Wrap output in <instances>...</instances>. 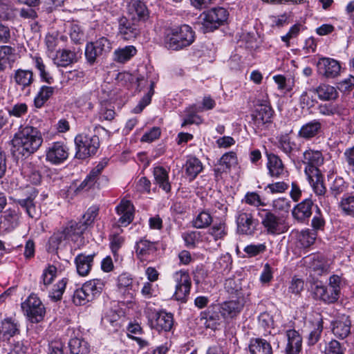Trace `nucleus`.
<instances>
[{
  "label": "nucleus",
  "instance_id": "obj_1",
  "mask_svg": "<svg viewBox=\"0 0 354 354\" xmlns=\"http://www.w3.org/2000/svg\"><path fill=\"white\" fill-rule=\"evenodd\" d=\"M12 151L28 157L38 150L43 142L40 131L31 126H21L11 140Z\"/></svg>",
  "mask_w": 354,
  "mask_h": 354
},
{
  "label": "nucleus",
  "instance_id": "obj_2",
  "mask_svg": "<svg viewBox=\"0 0 354 354\" xmlns=\"http://www.w3.org/2000/svg\"><path fill=\"white\" fill-rule=\"evenodd\" d=\"M75 221H71L62 230L55 232L49 238L47 250L50 252H55L59 249L65 248L68 245L73 244L75 248H80L85 243L84 236H81L74 227Z\"/></svg>",
  "mask_w": 354,
  "mask_h": 354
},
{
  "label": "nucleus",
  "instance_id": "obj_3",
  "mask_svg": "<svg viewBox=\"0 0 354 354\" xmlns=\"http://www.w3.org/2000/svg\"><path fill=\"white\" fill-rule=\"evenodd\" d=\"M195 39V32L188 25H183L169 30L164 39L168 50H180L189 46Z\"/></svg>",
  "mask_w": 354,
  "mask_h": 354
},
{
  "label": "nucleus",
  "instance_id": "obj_4",
  "mask_svg": "<svg viewBox=\"0 0 354 354\" xmlns=\"http://www.w3.org/2000/svg\"><path fill=\"white\" fill-rule=\"evenodd\" d=\"M341 283V278L338 275H333L329 278L328 286H324L322 282H315V286H311V292L316 299L333 304L339 297Z\"/></svg>",
  "mask_w": 354,
  "mask_h": 354
},
{
  "label": "nucleus",
  "instance_id": "obj_5",
  "mask_svg": "<svg viewBox=\"0 0 354 354\" xmlns=\"http://www.w3.org/2000/svg\"><path fill=\"white\" fill-rule=\"evenodd\" d=\"M258 215L265 232L269 235H279L286 232L288 225L284 216H279L270 209H260Z\"/></svg>",
  "mask_w": 354,
  "mask_h": 354
},
{
  "label": "nucleus",
  "instance_id": "obj_6",
  "mask_svg": "<svg viewBox=\"0 0 354 354\" xmlns=\"http://www.w3.org/2000/svg\"><path fill=\"white\" fill-rule=\"evenodd\" d=\"M104 283L100 279H93L84 283L77 289L73 297V301L76 306H83L93 301L102 292Z\"/></svg>",
  "mask_w": 354,
  "mask_h": 354
},
{
  "label": "nucleus",
  "instance_id": "obj_7",
  "mask_svg": "<svg viewBox=\"0 0 354 354\" xmlns=\"http://www.w3.org/2000/svg\"><path fill=\"white\" fill-rule=\"evenodd\" d=\"M75 157L85 159L96 153L100 147L99 137L94 134L80 133L75 138Z\"/></svg>",
  "mask_w": 354,
  "mask_h": 354
},
{
  "label": "nucleus",
  "instance_id": "obj_8",
  "mask_svg": "<svg viewBox=\"0 0 354 354\" xmlns=\"http://www.w3.org/2000/svg\"><path fill=\"white\" fill-rule=\"evenodd\" d=\"M227 11L221 7L203 12L199 17L201 28L204 32L213 31L227 20Z\"/></svg>",
  "mask_w": 354,
  "mask_h": 354
},
{
  "label": "nucleus",
  "instance_id": "obj_9",
  "mask_svg": "<svg viewBox=\"0 0 354 354\" xmlns=\"http://www.w3.org/2000/svg\"><path fill=\"white\" fill-rule=\"evenodd\" d=\"M21 308L28 320L32 323H39L44 318L46 308L39 298L35 295H30L21 304Z\"/></svg>",
  "mask_w": 354,
  "mask_h": 354
},
{
  "label": "nucleus",
  "instance_id": "obj_10",
  "mask_svg": "<svg viewBox=\"0 0 354 354\" xmlns=\"http://www.w3.org/2000/svg\"><path fill=\"white\" fill-rule=\"evenodd\" d=\"M174 281L175 282V292L173 297L182 303H185L189 295L192 286L189 274L184 270H180L174 273Z\"/></svg>",
  "mask_w": 354,
  "mask_h": 354
},
{
  "label": "nucleus",
  "instance_id": "obj_11",
  "mask_svg": "<svg viewBox=\"0 0 354 354\" xmlns=\"http://www.w3.org/2000/svg\"><path fill=\"white\" fill-rule=\"evenodd\" d=\"M324 158L322 153L318 150L308 149L303 153L302 162L306 165L304 172L306 175L315 176L321 173L319 167L323 165Z\"/></svg>",
  "mask_w": 354,
  "mask_h": 354
},
{
  "label": "nucleus",
  "instance_id": "obj_12",
  "mask_svg": "<svg viewBox=\"0 0 354 354\" xmlns=\"http://www.w3.org/2000/svg\"><path fill=\"white\" fill-rule=\"evenodd\" d=\"M248 300V299H245V296L241 295L236 299L223 302L219 306V313L221 317L227 322L236 318L243 309Z\"/></svg>",
  "mask_w": 354,
  "mask_h": 354
},
{
  "label": "nucleus",
  "instance_id": "obj_13",
  "mask_svg": "<svg viewBox=\"0 0 354 354\" xmlns=\"http://www.w3.org/2000/svg\"><path fill=\"white\" fill-rule=\"evenodd\" d=\"M12 80L15 83L17 88L25 96L31 93L32 87L35 82L33 72L31 70L17 69L12 75Z\"/></svg>",
  "mask_w": 354,
  "mask_h": 354
},
{
  "label": "nucleus",
  "instance_id": "obj_14",
  "mask_svg": "<svg viewBox=\"0 0 354 354\" xmlns=\"http://www.w3.org/2000/svg\"><path fill=\"white\" fill-rule=\"evenodd\" d=\"M69 149L62 142L52 143L46 151V159L48 162L59 165L64 162L68 157Z\"/></svg>",
  "mask_w": 354,
  "mask_h": 354
},
{
  "label": "nucleus",
  "instance_id": "obj_15",
  "mask_svg": "<svg viewBox=\"0 0 354 354\" xmlns=\"http://www.w3.org/2000/svg\"><path fill=\"white\" fill-rule=\"evenodd\" d=\"M318 73L328 79L335 78L340 74L341 65L333 58L321 57L317 63Z\"/></svg>",
  "mask_w": 354,
  "mask_h": 354
},
{
  "label": "nucleus",
  "instance_id": "obj_16",
  "mask_svg": "<svg viewBox=\"0 0 354 354\" xmlns=\"http://www.w3.org/2000/svg\"><path fill=\"white\" fill-rule=\"evenodd\" d=\"M257 221L253 218L248 209H243L238 212L236 216L237 230L243 234H252L257 226Z\"/></svg>",
  "mask_w": 354,
  "mask_h": 354
},
{
  "label": "nucleus",
  "instance_id": "obj_17",
  "mask_svg": "<svg viewBox=\"0 0 354 354\" xmlns=\"http://www.w3.org/2000/svg\"><path fill=\"white\" fill-rule=\"evenodd\" d=\"M149 321L150 326L158 331H169L174 324L173 315L163 311L151 315Z\"/></svg>",
  "mask_w": 354,
  "mask_h": 354
},
{
  "label": "nucleus",
  "instance_id": "obj_18",
  "mask_svg": "<svg viewBox=\"0 0 354 354\" xmlns=\"http://www.w3.org/2000/svg\"><path fill=\"white\" fill-rule=\"evenodd\" d=\"M127 10L133 21H146L149 16L147 6L140 0H131L127 6Z\"/></svg>",
  "mask_w": 354,
  "mask_h": 354
},
{
  "label": "nucleus",
  "instance_id": "obj_19",
  "mask_svg": "<svg viewBox=\"0 0 354 354\" xmlns=\"http://www.w3.org/2000/svg\"><path fill=\"white\" fill-rule=\"evenodd\" d=\"M273 110L270 104L265 103L261 104L253 116L254 124L258 129L263 130L272 122Z\"/></svg>",
  "mask_w": 354,
  "mask_h": 354
},
{
  "label": "nucleus",
  "instance_id": "obj_20",
  "mask_svg": "<svg viewBox=\"0 0 354 354\" xmlns=\"http://www.w3.org/2000/svg\"><path fill=\"white\" fill-rule=\"evenodd\" d=\"M19 333V324L14 319L7 317L1 321L0 342H9L11 337Z\"/></svg>",
  "mask_w": 354,
  "mask_h": 354
},
{
  "label": "nucleus",
  "instance_id": "obj_21",
  "mask_svg": "<svg viewBox=\"0 0 354 354\" xmlns=\"http://www.w3.org/2000/svg\"><path fill=\"white\" fill-rule=\"evenodd\" d=\"M28 195L24 198L15 199V203L24 209L30 218H37L38 212L36 209L35 199L38 192L34 188L28 190Z\"/></svg>",
  "mask_w": 354,
  "mask_h": 354
},
{
  "label": "nucleus",
  "instance_id": "obj_22",
  "mask_svg": "<svg viewBox=\"0 0 354 354\" xmlns=\"http://www.w3.org/2000/svg\"><path fill=\"white\" fill-rule=\"evenodd\" d=\"M322 124L319 120H313L303 124L298 131L297 136L305 140H310L322 131Z\"/></svg>",
  "mask_w": 354,
  "mask_h": 354
},
{
  "label": "nucleus",
  "instance_id": "obj_23",
  "mask_svg": "<svg viewBox=\"0 0 354 354\" xmlns=\"http://www.w3.org/2000/svg\"><path fill=\"white\" fill-rule=\"evenodd\" d=\"M116 211L120 215L118 223L121 226L125 227L133 221L134 207L130 201L122 200L117 206Z\"/></svg>",
  "mask_w": 354,
  "mask_h": 354
},
{
  "label": "nucleus",
  "instance_id": "obj_24",
  "mask_svg": "<svg viewBox=\"0 0 354 354\" xmlns=\"http://www.w3.org/2000/svg\"><path fill=\"white\" fill-rule=\"evenodd\" d=\"M351 322L349 317L345 315H341L333 322V333L338 338L344 339L351 333Z\"/></svg>",
  "mask_w": 354,
  "mask_h": 354
},
{
  "label": "nucleus",
  "instance_id": "obj_25",
  "mask_svg": "<svg viewBox=\"0 0 354 354\" xmlns=\"http://www.w3.org/2000/svg\"><path fill=\"white\" fill-rule=\"evenodd\" d=\"M138 30L136 25L126 17L118 20V35L124 40H131L137 36Z\"/></svg>",
  "mask_w": 354,
  "mask_h": 354
},
{
  "label": "nucleus",
  "instance_id": "obj_26",
  "mask_svg": "<svg viewBox=\"0 0 354 354\" xmlns=\"http://www.w3.org/2000/svg\"><path fill=\"white\" fill-rule=\"evenodd\" d=\"M313 203L311 199L306 198L297 204L292 209V214L294 218L299 222H304L308 219L312 214Z\"/></svg>",
  "mask_w": 354,
  "mask_h": 354
},
{
  "label": "nucleus",
  "instance_id": "obj_27",
  "mask_svg": "<svg viewBox=\"0 0 354 354\" xmlns=\"http://www.w3.org/2000/svg\"><path fill=\"white\" fill-rule=\"evenodd\" d=\"M98 207L96 206L90 207L86 212L83 215L82 220L79 222H75L76 226L74 227L79 232L81 236H83L84 232L87 230L94 221L95 217L98 214Z\"/></svg>",
  "mask_w": 354,
  "mask_h": 354
},
{
  "label": "nucleus",
  "instance_id": "obj_28",
  "mask_svg": "<svg viewBox=\"0 0 354 354\" xmlns=\"http://www.w3.org/2000/svg\"><path fill=\"white\" fill-rule=\"evenodd\" d=\"M288 344L286 348L287 354H298L302 345V338L295 330H288L286 332Z\"/></svg>",
  "mask_w": 354,
  "mask_h": 354
},
{
  "label": "nucleus",
  "instance_id": "obj_29",
  "mask_svg": "<svg viewBox=\"0 0 354 354\" xmlns=\"http://www.w3.org/2000/svg\"><path fill=\"white\" fill-rule=\"evenodd\" d=\"M219 311L207 310L201 313L199 324L206 328L216 330L220 326L221 321Z\"/></svg>",
  "mask_w": 354,
  "mask_h": 354
},
{
  "label": "nucleus",
  "instance_id": "obj_30",
  "mask_svg": "<svg viewBox=\"0 0 354 354\" xmlns=\"http://www.w3.org/2000/svg\"><path fill=\"white\" fill-rule=\"evenodd\" d=\"M267 167L272 177L279 178L286 173L281 160L274 154L268 155Z\"/></svg>",
  "mask_w": 354,
  "mask_h": 354
},
{
  "label": "nucleus",
  "instance_id": "obj_31",
  "mask_svg": "<svg viewBox=\"0 0 354 354\" xmlns=\"http://www.w3.org/2000/svg\"><path fill=\"white\" fill-rule=\"evenodd\" d=\"M137 81L139 87H142L145 86V82H147L149 86V90L148 91L147 93L142 98L138 106H136L133 109L134 113H139L144 109L146 106H147L151 102V97L154 93L153 88L155 83L151 80L149 81L145 80L143 77H138Z\"/></svg>",
  "mask_w": 354,
  "mask_h": 354
},
{
  "label": "nucleus",
  "instance_id": "obj_32",
  "mask_svg": "<svg viewBox=\"0 0 354 354\" xmlns=\"http://www.w3.org/2000/svg\"><path fill=\"white\" fill-rule=\"evenodd\" d=\"M242 280L241 279L228 278L225 282V289L231 295H234L236 298L241 295L245 296L248 299L250 293L242 288Z\"/></svg>",
  "mask_w": 354,
  "mask_h": 354
},
{
  "label": "nucleus",
  "instance_id": "obj_33",
  "mask_svg": "<svg viewBox=\"0 0 354 354\" xmlns=\"http://www.w3.org/2000/svg\"><path fill=\"white\" fill-rule=\"evenodd\" d=\"M77 62V55L75 51L69 49H62L57 51L54 57V63L58 66L66 67Z\"/></svg>",
  "mask_w": 354,
  "mask_h": 354
},
{
  "label": "nucleus",
  "instance_id": "obj_34",
  "mask_svg": "<svg viewBox=\"0 0 354 354\" xmlns=\"http://www.w3.org/2000/svg\"><path fill=\"white\" fill-rule=\"evenodd\" d=\"M156 251L155 243L147 240H140L136 243V254L141 261H150L149 256Z\"/></svg>",
  "mask_w": 354,
  "mask_h": 354
},
{
  "label": "nucleus",
  "instance_id": "obj_35",
  "mask_svg": "<svg viewBox=\"0 0 354 354\" xmlns=\"http://www.w3.org/2000/svg\"><path fill=\"white\" fill-rule=\"evenodd\" d=\"M250 354H272L271 345L266 340L257 338L250 341L249 345Z\"/></svg>",
  "mask_w": 354,
  "mask_h": 354
},
{
  "label": "nucleus",
  "instance_id": "obj_36",
  "mask_svg": "<svg viewBox=\"0 0 354 354\" xmlns=\"http://www.w3.org/2000/svg\"><path fill=\"white\" fill-rule=\"evenodd\" d=\"M315 92L317 94L319 100L324 101L335 100L338 97V92L336 88L326 84H322L318 86Z\"/></svg>",
  "mask_w": 354,
  "mask_h": 354
},
{
  "label": "nucleus",
  "instance_id": "obj_37",
  "mask_svg": "<svg viewBox=\"0 0 354 354\" xmlns=\"http://www.w3.org/2000/svg\"><path fill=\"white\" fill-rule=\"evenodd\" d=\"M153 176L156 183L160 188L166 192H170L171 185L169 182V174L165 168L162 167H155Z\"/></svg>",
  "mask_w": 354,
  "mask_h": 354
},
{
  "label": "nucleus",
  "instance_id": "obj_38",
  "mask_svg": "<svg viewBox=\"0 0 354 354\" xmlns=\"http://www.w3.org/2000/svg\"><path fill=\"white\" fill-rule=\"evenodd\" d=\"M137 53L133 46H127L115 50L113 60L118 63H124L133 57Z\"/></svg>",
  "mask_w": 354,
  "mask_h": 354
},
{
  "label": "nucleus",
  "instance_id": "obj_39",
  "mask_svg": "<svg viewBox=\"0 0 354 354\" xmlns=\"http://www.w3.org/2000/svg\"><path fill=\"white\" fill-rule=\"evenodd\" d=\"M185 167V174L190 181L193 180L203 169L201 162L195 157L189 158L186 161Z\"/></svg>",
  "mask_w": 354,
  "mask_h": 354
},
{
  "label": "nucleus",
  "instance_id": "obj_40",
  "mask_svg": "<svg viewBox=\"0 0 354 354\" xmlns=\"http://www.w3.org/2000/svg\"><path fill=\"white\" fill-rule=\"evenodd\" d=\"M21 173L31 183L34 185H37L41 181V176L37 168L30 162H26L23 164Z\"/></svg>",
  "mask_w": 354,
  "mask_h": 354
},
{
  "label": "nucleus",
  "instance_id": "obj_41",
  "mask_svg": "<svg viewBox=\"0 0 354 354\" xmlns=\"http://www.w3.org/2000/svg\"><path fill=\"white\" fill-rule=\"evenodd\" d=\"M317 110L319 114L325 116L341 115L344 111L342 106L337 103L321 104Z\"/></svg>",
  "mask_w": 354,
  "mask_h": 354
},
{
  "label": "nucleus",
  "instance_id": "obj_42",
  "mask_svg": "<svg viewBox=\"0 0 354 354\" xmlns=\"http://www.w3.org/2000/svg\"><path fill=\"white\" fill-rule=\"evenodd\" d=\"M307 179L313 187L315 193L319 196V200L322 203V199L324 196L326 189L324 185L323 179L321 173L317 174L316 176H313L311 175H306Z\"/></svg>",
  "mask_w": 354,
  "mask_h": 354
},
{
  "label": "nucleus",
  "instance_id": "obj_43",
  "mask_svg": "<svg viewBox=\"0 0 354 354\" xmlns=\"http://www.w3.org/2000/svg\"><path fill=\"white\" fill-rule=\"evenodd\" d=\"M70 351L73 354H88L90 345L83 339L73 338L68 342Z\"/></svg>",
  "mask_w": 354,
  "mask_h": 354
},
{
  "label": "nucleus",
  "instance_id": "obj_44",
  "mask_svg": "<svg viewBox=\"0 0 354 354\" xmlns=\"http://www.w3.org/2000/svg\"><path fill=\"white\" fill-rule=\"evenodd\" d=\"M55 88L48 86H42L34 99V104L37 108H41L44 104L54 94Z\"/></svg>",
  "mask_w": 354,
  "mask_h": 354
},
{
  "label": "nucleus",
  "instance_id": "obj_45",
  "mask_svg": "<svg viewBox=\"0 0 354 354\" xmlns=\"http://www.w3.org/2000/svg\"><path fill=\"white\" fill-rule=\"evenodd\" d=\"M323 328V321L321 317L312 323V328L308 337V344L309 345H315L319 340Z\"/></svg>",
  "mask_w": 354,
  "mask_h": 354
},
{
  "label": "nucleus",
  "instance_id": "obj_46",
  "mask_svg": "<svg viewBox=\"0 0 354 354\" xmlns=\"http://www.w3.org/2000/svg\"><path fill=\"white\" fill-rule=\"evenodd\" d=\"M68 279L66 278H62L56 284H55L49 292L48 297L53 301H60L62 298V295L65 291Z\"/></svg>",
  "mask_w": 354,
  "mask_h": 354
},
{
  "label": "nucleus",
  "instance_id": "obj_47",
  "mask_svg": "<svg viewBox=\"0 0 354 354\" xmlns=\"http://www.w3.org/2000/svg\"><path fill=\"white\" fill-rule=\"evenodd\" d=\"M212 222V217L207 212H200L193 220V226L198 229L208 227Z\"/></svg>",
  "mask_w": 354,
  "mask_h": 354
},
{
  "label": "nucleus",
  "instance_id": "obj_48",
  "mask_svg": "<svg viewBox=\"0 0 354 354\" xmlns=\"http://www.w3.org/2000/svg\"><path fill=\"white\" fill-rule=\"evenodd\" d=\"M237 157L236 154L233 151L225 153L222 156L220 159V165L223 168H221L223 172H226L230 169L231 167L236 165Z\"/></svg>",
  "mask_w": 354,
  "mask_h": 354
},
{
  "label": "nucleus",
  "instance_id": "obj_49",
  "mask_svg": "<svg viewBox=\"0 0 354 354\" xmlns=\"http://www.w3.org/2000/svg\"><path fill=\"white\" fill-rule=\"evenodd\" d=\"M85 56L88 62H89L90 64H93L95 63L97 57L103 56V54L99 51V49L97 48L94 42H90L86 44Z\"/></svg>",
  "mask_w": 354,
  "mask_h": 354
},
{
  "label": "nucleus",
  "instance_id": "obj_50",
  "mask_svg": "<svg viewBox=\"0 0 354 354\" xmlns=\"http://www.w3.org/2000/svg\"><path fill=\"white\" fill-rule=\"evenodd\" d=\"M342 211L349 216H354V196H344L339 204Z\"/></svg>",
  "mask_w": 354,
  "mask_h": 354
},
{
  "label": "nucleus",
  "instance_id": "obj_51",
  "mask_svg": "<svg viewBox=\"0 0 354 354\" xmlns=\"http://www.w3.org/2000/svg\"><path fill=\"white\" fill-rule=\"evenodd\" d=\"M182 237L187 247L194 248L201 239V232H187L183 234Z\"/></svg>",
  "mask_w": 354,
  "mask_h": 354
},
{
  "label": "nucleus",
  "instance_id": "obj_52",
  "mask_svg": "<svg viewBox=\"0 0 354 354\" xmlns=\"http://www.w3.org/2000/svg\"><path fill=\"white\" fill-rule=\"evenodd\" d=\"M133 279L127 273H123L120 274L118 279V286L119 290L122 292L124 289L125 291H128V294L130 295V298L132 297V293L129 292V290H131Z\"/></svg>",
  "mask_w": 354,
  "mask_h": 354
},
{
  "label": "nucleus",
  "instance_id": "obj_53",
  "mask_svg": "<svg viewBox=\"0 0 354 354\" xmlns=\"http://www.w3.org/2000/svg\"><path fill=\"white\" fill-rule=\"evenodd\" d=\"M295 147V144L291 141L288 135H281L279 138V147L286 154L290 155Z\"/></svg>",
  "mask_w": 354,
  "mask_h": 354
},
{
  "label": "nucleus",
  "instance_id": "obj_54",
  "mask_svg": "<svg viewBox=\"0 0 354 354\" xmlns=\"http://www.w3.org/2000/svg\"><path fill=\"white\" fill-rule=\"evenodd\" d=\"M101 174L95 167L90 171L89 174L86 176L84 180L81 183L80 187L81 189H88L91 188L97 181L98 176Z\"/></svg>",
  "mask_w": 354,
  "mask_h": 354
},
{
  "label": "nucleus",
  "instance_id": "obj_55",
  "mask_svg": "<svg viewBox=\"0 0 354 354\" xmlns=\"http://www.w3.org/2000/svg\"><path fill=\"white\" fill-rule=\"evenodd\" d=\"M57 267L46 268L41 274V279L44 286L50 285L57 276Z\"/></svg>",
  "mask_w": 354,
  "mask_h": 354
},
{
  "label": "nucleus",
  "instance_id": "obj_56",
  "mask_svg": "<svg viewBox=\"0 0 354 354\" xmlns=\"http://www.w3.org/2000/svg\"><path fill=\"white\" fill-rule=\"evenodd\" d=\"M64 75V78L68 82L76 83L80 82L84 80L85 73L82 69L77 68L72 71H66Z\"/></svg>",
  "mask_w": 354,
  "mask_h": 354
},
{
  "label": "nucleus",
  "instance_id": "obj_57",
  "mask_svg": "<svg viewBox=\"0 0 354 354\" xmlns=\"http://www.w3.org/2000/svg\"><path fill=\"white\" fill-rule=\"evenodd\" d=\"M316 236L315 232L306 230L301 232L299 239L304 247H308L315 242Z\"/></svg>",
  "mask_w": 354,
  "mask_h": 354
},
{
  "label": "nucleus",
  "instance_id": "obj_58",
  "mask_svg": "<svg viewBox=\"0 0 354 354\" xmlns=\"http://www.w3.org/2000/svg\"><path fill=\"white\" fill-rule=\"evenodd\" d=\"M70 37L75 43H80L84 39V32L82 27L77 24H72L70 30Z\"/></svg>",
  "mask_w": 354,
  "mask_h": 354
},
{
  "label": "nucleus",
  "instance_id": "obj_59",
  "mask_svg": "<svg viewBox=\"0 0 354 354\" xmlns=\"http://www.w3.org/2000/svg\"><path fill=\"white\" fill-rule=\"evenodd\" d=\"M345 189L346 183L342 177H336L333 181L330 187L331 193L335 196L344 192Z\"/></svg>",
  "mask_w": 354,
  "mask_h": 354
},
{
  "label": "nucleus",
  "instance_id": "obj_60",
  "mask_svg": "<svg viewBox=\"0 0 354 354\" xmlns=\"http://www.w3.org/2000/svg\"><path fill=\"white\" fill-rule=\"evenodd\" d=\"M8 111L9 115L20 118L27 113L28 106L25 103L16 104L11 109H8Z\"/></svg>",
  "mask_w": 354,
  "mask_h": 354
},
{
  "label": "nucleus",
  "instance_id": "obj_61",
  "mask_svg": "<svg viewBox=\"0 0 354 354\" xmlns=\"http://www.w3.org/2000/svg\"><path fill=\"white\" fill-rule=\"evenodd\" d=\"M94 44L96 45L97 48L99 49V51L103 54V55L109 53L111 49V43L110 41L104 37H101L95 41Z\"/></svg>",
  "mask_w": 354,
  "mask_h": 354
},
{
  "label": "nucleus",
  "instance_id": "obj_62",
  "mask_svg": "<svg viewBox=\"0 0 354 354\" xmlns=\"http://www.w3.org/2000/svg\"><path fill=\"white\" fill-rule=\"evenodd\" d=\"M290 201L286 198H279L272 202V207L274 209L288 212L290 208Z\"/></svg>",
  "mask_w": 354,
  "mask_h": 354
},
{
  "label": "nucleus",
  "instance_id": "obj_63",
  "mask_svg": "<svg viewBox=\"0 0 354 354\" xmlns=\"http://www.w3.org/2000/svg\"><path fill=\"white\" fill-rule=\"evenodd\" d=\"M245 202L254 207L264 206L265 203L261 201L260 196L256 192H248L245 196Z\"/></svg>",
  "mask_w": 354,
  "mask_h": 354
},
{
  "label": "nucleus",
  "instance_id": "obj_64",
  "mask_svg": "<svg viewBox=\"0 0 354 354\" xmlns=\"http://www.w3.org/2000/svg\"><path fill=\"white\" fill-rule=\"evenodd\" d=\"M325 354H344V353L339 342L333 339L326 346Z\"/></svg>",
  "mask_w": 354,
  "mask_h": 354
}]
</instances>
